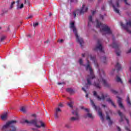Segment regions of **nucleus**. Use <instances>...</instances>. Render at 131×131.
Returning <instances> with one entry per match:
<instances>
[{
  "label": "nucleus",
  "mask_w": 131,
  "mask_h": 131,
  "mask_svg": "<svg viewBox=\"0 0 131 131\" xmlns=\"http://www.w3.org/2000/svg\"><path fill=\"white\" fill-rule=\"evenodd\" d=\"M32 129H33V130H34V131H39V130H37V129H35V128H33Z\"/></svg>",
  "instance_id": "50"
},
{
  "label": "nucleus",
  "mask_w": 131,
  "mask_h": 131,
  "mask_svg": "<svg viewBox=\"0 0 131 131\" xmlns=\"http://www.w3.org/2000/svg\"><path fill=\"white\" fill-rule=\"evenodd\" d=\"M29 2H28V0H25L24 4H29Z\"/></svg>",
  "instance_id": "47"
},
{
  "label": "nucleus",
  "mask_w": 131,
  "mask_h": 131,
  "mask_svg": "<svg viewBox=\"0 0 131 131\" xmlns=\"http://www.w3.org/2000/svg\"><path fill=\"white\" fill-rule=\"evenodd\" d=\"M76 2H77V0H75ZM72 2H74V0H71L70 3H72Z\"/></svg>",
  "instance_id": "56"
},
{
  "label": "nucleus",
  "mask_w": 131,
  "mask_h": 131,
  "mask_svg": "<svg viewBox=\"0 0 131 131\" xmlns=\"http://www.w3.org/2000/svg\"><path fill=\"white\" fill-rule=\"evenodd\" d=\"M83 117L84 118H91V119H94V116H93V115L89 113L84 115Z\"/></svg>",
  "instance_id": "18"
},
{
  "label": "nucleus",
  "mask_w": 131,
  "mask_h": 131,
  "mask_svg": "<svg viewBox=\"0 0 131 131\" xmlns=\"http://www.w3.org/2000/svg\"><path fill=\"white\" fill-rule=\"evenodd\" d=\"M58 106H59V107H63V104H62V103H59V105H58Z\"/></svg>",
  "instance_id": "49"
},
{
  "label": "nucleus",
  "mask_w": 131,
  "mask_h": 131,
  "mask_svg": "<svg viewBox=\"0 0 131 131\" xmlns=\"http://www.w3.org/2000/svg\"><path fill=\"white\" fill-rule=\"evenodd\" d=\"M21 1L22 0H17L16 1V5H20V4H21Z\"/></svg>",
  "instance_id": "37"
},
{
  "label": "nucleus",
  "mask_w": 131,
  "mask_h": 131,
  "mask_svg": "<svg viewBox=\"0 0 131 131\" xmlns=\"http://www.w3.org/2000/svg\"><path fill=\"white\" fill-rule=\"evenodd\" d=\"M111 92H112V93H113V94H114L115 95H116V94H117V92L113 89H112L111 90Z\"/></svg>",
  "instance_id": "35"
},
{
  "label": "nucleus",
  "mask_w": 131,
  "mask_h": 131,
  "mask_svg": "<svg viewBox=\"0 0 131 131\" xmlns=\"http://www.w3.org/2000/svg\"><path fill=\"white\" fill-rule=\"evenodd\" d=\"M20 111H21V112H23V113H26V108L25 107H21L20 108Z\"/></svg>",
  "instance_id": "29"
},
{
  "label": "nucleus",
  "mask_w": 131,
  "mask_h": 131,
  "mask_svg": "<svg viewBox=\"0 0 131 131\" xmlns=\"http://www.w3.org/2000/svg\"><path fill=\"white\" fill-rule=\"evenodd\" d=\"M117 98H118L117 102L119 104V106L120 107V108L123 109L124 108V106H123V104H122V102H121V99L118 96H117Z\"/></svg>",
  "instance_id": "17"
},
{
  "label": "nucleus",
  "mask_w": 131,
  "mask_h": 131,
  "mask_svg": "<svg viewBox=\"0 0 131 131\" xmlns=\"http://www.w3.org/2000/svg\"><path fill=\"white\" fill-rule=\"evenodd\" d=\"M119 0H117L116 3V6L117 8H119Z\"/></svg>",
  "instance_id": "33"
},
{
  "label": "nucleus",
  "mask_w": 131,
  "mask_h": 131,
  "mask_svg": "<svg viewBox=\"0 0 131 131\" xmlns=\"http://www.w3.org/2000/svg\"><path fill=\"white\" fill-rule=\"evenodd\" d=\"M94 22L93 21V17L92 15L89 17V22H88V26H91L92 24H93Z\"/></svg>",
  "instance_id": "20"
},
{
  "label": "nucleus",
  "mask_w": 131,
  "mask_h": 131,
  "mask_svg": "<svg viewBox=\"0 0 131 131\" xmlns=\"http://www.w3.org/2000/svg\"><path fill=\"white\" fill-rule=\"evenodd\" d=\"M85 54H82V57H85Z\"/></svg>",
  "instance_id": "59"
},
{
  "label": "nucleus",
  "mask_w": 131,
  "mask_h": 131,
  "mask_svg": "<svg viewBox=\"0 0 131 131\" xmlns=\"http://www.w3.org/2000/svg\"><path fill=\"white\" fill-rule=\"evenodd\" d=\"M67 92H68V93H69L70 95H73V94H74L75 93L74 90H73V89L71 88H68L67 89Z\"/></svg>",
  "instance_id": "25"
},
{
  "label": "nucleus",
  "mask_w": 131,
  "mask_h": 131,
  "mask_svg": "<svg viewBox=\"0 0 131 131\" xmlns=\"http://www.w3.org/2000/svg\"><path fill=\"white\" fill-rule=\"evenodd\" d=\"M106 120H108V124L109 125H111L113 122L111 121V119L110 118V116L108 115V113L106 112Z\"/></svg>",
  "instance_id": "19"
},
{
  "label": "nucleus",
  "mask_w": 131,
  "mask_h": 131,
  "mask_svg": "<svg viewBox=\"0 0 131 131\" xmlns=\"http://www.w3.org/2000/svg\"><path fill=\"white\" fill-rule=\"evenodd\" d=\"M81 109L82 110H84L85 111H86V112H87L88 113H90V110H89L88 108H84V107L83 106H81Z\"/></svg>",
  "instance_id": "31"
},
{
  "label": "nucleus",
  "mask_w": 131,
  "mask_h": 131,
  "mask_svg": "<svg viewBox=\"0 0 131 131\" xmlns=\"http://www.w3.org/2000/svg\"><path fill=\"white\" fill-rule=\"evenodd\" d=\"M102 107H103V108L106 107V105H105L102 104Z\"/></svg>",
  "instance_id": "58"
},
{
  "label": "nucleus",
  "mask_w": 131,
  "mask_h": 131,
  "mask_svg": "<svg viewBox=\"0 0 131 131\" xmlns=\"http://www.w3.org/2000/svg\"><path fill=\"white\" fill-rule=\"evenodd\" d=\"M32 17H33V16L30 15L27 17V19H31V18H32Z\"/></svg>",
  "instance_id": "40"
},
{
  "label": "nucleus",
  "mask_w": 131,
  "mask_h": 131,
  "mask_svg": "<svg viewBox=\"0 0 131 131\" xmlns=\"http://www.w3.org/2000/svg\"><path fill=\"white\" fill-rule=\"evenodd\" d=\"M71 28H73V31L76 36V40L77 41L81 46V48H82V45H83V39L82 38H79L78 34H77V30L76 28L74 26V23L72 22L71 23Z\"/></svg>",
  "instance_id": "5"
},
{
  "label": "nucleus",
  "mask_w": 131,
  "mask_h": 131,
  "mask_svg": "<svg viewBox=\"0 0 131 131\" xmlns=\"http://www.w3.org/2000/svg\"><path fill=\"white\" fill-rule=\"evenodd\" d=\"M16 122H17V121L16 120H11L7 122L6 124L2 127V130L3 131H6V129H7V128H9V127L11 126V124H15Z\"/></svg>",
  "instance_id": "10"
},
{
  "label": "nucleus",
  "mask_w": 131,
  "mask_h": 131,
  "mask_svg": "<svg viewBox=\"0 0 131 131\" xmlns=\"http://www.w3.org/2000/svg\"><path fill=\"white\" fill-rule=\"evenodd\" d=\"M5 13H8L7 10V11H6Z\"/></svg>",
  "instance_id": "61"
},
{
  "label": "nucleus",
  "mask_w": 131,
  "mask_h": 131,
  "mask_svg": "<svg viewBox=\"0 0 131 131\" xmlns=\"http://www.w3.org/2000/svg\"><path fill=\"white\" fill-rule=\"evenodd\" d=\"M99 72L100 75L99 79L94 82L93 85H94L96 89H101V88H102V86H101V82L102 85L105 88H110V84L107 82V81L105 80V79H104L106 77V74H105L104 70H101L100 71V70H99Z\"/></svg>",
  "instance_id": "2"
},
{
  "label": "nucleus",
  "mask_w": 131,
  "mask_h": 131,
  "mask_svg": "<svg viewBox=\"0 0 131 131\" xmlns=\"http://www.w3.org/2000/svg\"><path fill=\"white\" fill-rule=\"evenodd\" d=\"M114 71H115V70H114Z\"/></svg>",
  "instance_id": "64"
},
{
  "label": "nucleus",
  "mask_w": 131,
  "mask_h": 131,
  "mask_svg": "<svg viewBox=\"0 0 131 131\" xmlns=\"http://www.w3.org/2000/svg\"><path fill=\"white\" fill-rule=\"evenodd\" d=\"M82 91H83V92H84V93H86V90H85L84 88H82Z\"/></svg>",
  "instance_id": "48"
},
{
  "label": "nucleus",
  "mask_w": 131,
  "mask_h": 131,
  "mask_svg": "<svg viewBox=\"0 0 131 131\" xmlns=\"http://www.w3.org/2000/svg\"><path fill=\"white\" fill-rule=\"evenodd\" d=\"M88 10H89V8L85 7V5L83 4L80 10L76 9L73 12L74 18H76V15H83L84 13L88 12Z\"/></svg>",
  "instance_id": "6"
},
{
  "label": "nucleus",
  "mask_w": 131,
  "mask_h": 131,
  "mask_svg": "<svg viewBox=\"0 0 131 131\" xmlns=\"http://www.w3.org/2000/svg\"><path fill=\"white\" fill-rule=\"evenodd\" d=\"M117 128L118 129V131H121V129L119 126H117Z\"/></svg>",
  "instance_id": "46"
},
{
  "label": "nucleus",
  "mask_w": 131,
  "mask_h": 131,
  "mask_svg": "<svg viewBox=\"0 0 131 131\" xmlns=\"http://www.w3.org/2000/svg\"><path fill=\"white\" fill-rule=\"evenodd\" d=\"M61 109L58 107L56 109L55 114V119H58L59 118V112H61Z\"/></svg>",
  "instance_id": "16"
},
{
  "label": "nucleus",
  "mask_w": 131,
  "mask_h": 131,
  "mask_svg": "<svg viewBox=\"0 0 131 131\" xmlns=\"http://www.w3.org/2000/svg\"><path fill=\"white\" fill-rule=\"evenodd\" d=\"M79 63L80 65H83V61H82V59L80 58L79 59Z\"/></svg>",
  "instance_id": "32"
},
{
  "label": "nucleus",
  "mask_w": 131,
  "mask_h": 131,
  "mask_svg": "<svg viewBox=\"0 0 131 131\" xmlns=\"http://www.w3.org/2000/svg\"><path fill=\"white\" fill-rule=\"evenodd\" d=\"M98 46H96V48H94V51H97V50H99L100 52L104 53V50H103V46H102V44L100 43V41H98Z\"/></svg>",
  "instance_id": "14"
},
{
  "label": "nucleus",
  "mask_w": 131,
  "mask_h": 131,
  "mask_svg": "<svg viewBox=\"0 0 131 131\" xmlns=\"http://www.w3.org/2000/svg\"><path fill=\"white\" fill-rule=\"evenodd\" d=\"M96 14V11H92V15H95Z\"/></svg>",
  "instance_id": "51"
},
{
  "label": "nucleus",
  "mask_w": 131,
  "mask_h": 131,
  "mask_svg": "<svg viewBox=\"0 0 131 131\" xmlns=\"http://www.w3.org/2000/svg\"><path fill=\"white\" fill-rule=\"evenodd\" d=\"M93 95L95 97H96V98H97L98 100H99L100 101V100L105 101V99H106V98H107V97H108L107 94L104 95V94H103V93H101V97H100L99 95H98V94H97V92H96V91L93 92Z\"/></svg>",
  "instance_id": "11"
},
{
  "label": "nucleus",
  "mask_w": 131,
  "mask_h": 131,
  "mask_svg": "<svg viewBox=\"0 0 131 131\" xmlns=\"http://www.w3.org/2000/svg\"><path fill=\"white\" fill-rule=\"evenodd\" d=\"M68 100H70V102L68 103V105L70 107V108H73V104L74 102L73 101L71 100V99L69 97L68 98Z\"/></svg>",
  "instance_id": "23"
},
{
  "label": "nucleus",
  "mask_w": 131,
  "mask_h": 131,
  "mask_svg": "<svg viewBox=\"0 0 131 131\" xmlns=\"http://www.w3.org/2000/svg\"><path fill=\"white\" fill-rule=\"evenodd\" d=\"M114 38H113V45H112V48H113V49H115V53L116 54L117 56H120V50H119V48L118 47H119V45H118V43H117V42H114Z\"/></svg>",
  "instance_id": "9"
},
{
  "label": "nucleus",
  "mask_w": 131,
  "mask_h": 131,
  "mask_svg": "<svg viewBox=\"0 0 131 131\" xmlns=\"http://www.w3.org/2000/svg\"><path fill=\"white\" fill-rule=\"evenodd\" d=\"M118 113L119 115V116H120V119L119 120V122H122L123 121V118H124L127 123V124H128L129 123V121H128V119H127L125 116H124L122 114V113L120 112V111H118Z\"/></svg>",
  "instance_id": "12"
},
{
  "label": "nucleus",
  "mask_w": 131,
  "mask_h": 131,
  "mask_svg": "<svg viewBox=\"0 0 131 131\" xmlns=\"http://www.w3.org/2000/svg\"><path fill=\"white\" fill-rule=\"evenodd\" d=\"M24 122H25V123H27V124H32L38 128H40V127L44 128L46 126V125H45V123L42 122L41 120H38L36 118L32 119L30 121L25 120Z\"/></svg>",
  "instance_id": "4"
},
{
  "label": "nucleus",
  "mask_w": 131,
  "mask_h": 131,
  "mask_svg": "<svg viewBox=\"0 0 131 131\" xmlns=\"http://www.w3.org/2000/svg\"><path fill=\"white\" fill-rule=\"evenodd\" d=\"M100 18L101 19H102V20H104V16L102 15H100Z\"/></svg>",
  "instance_id": "43"
},
{
  "label": "nucleus",
  "mask_w": 131,
  "mask_h": 131,
  "mask_svg": "<svg viewBox=\"0 0 131 131\" xmlns=\"http://www.w3.org/2000/svg\"><path fill=\"white\" fill-rule=\"evenodd\" d=\"M15 1H13V2L11 3V5H10V10H12V9H13V8H14V5H15Z\"/></svg>",
  "instance_id": "30"
},
{
  "label": "nucleus",
  "mask_w": 131,
  "mask_h": 131,
  "mask_svg": "<svg viewBox=\"0 0 131 131\" xmlns=\"http://www.w3.org/2000/svg\"><path fill=\"white\" fill-rule=\"evenodd\" d=\"M124 3H125V5H127V6H129V4L127 3V0H124Z\"/></svg>",
  "instance_id": "38"
},
{
  "label": "nucleus",
  "mask_w": 131,
  "mask_h": 131,
  "mask_svg": "<svg viewBox=\"0 0 131 131\" xmlns=\"http://www.w3.org/2000/svg\"><path fill=\"white\" fill-rule=\"evenodd\" d=\"M90 101H91L92 105L94 108L95 110H96V111L98 112V114H99V116L100 117L101 120H102V122H104V115H103V113H102V111L101 110V108L100 107V106H96V104H95V103L94 102V101L91 99H90Z\"/></svg>",
  "instance_id": "7"
},
{
  "label": "nucleus",
  "mask_w": 131,
  "mask_h": 131,
  "mask_svg": "<svg viewBox=\"0 0 131 131\" xmlns=\"http://www.w3.org/2000/svg\"><path fill=\"white\" fill-rule=\"evenodd\" d=\"M103 63H106V57H103Z\"/></svg>",
  "instance_id": "45"
},
{
  "label": "nucleus",
  "mask_w": 131,
  "mask_h": 131,
  "mask_svg": "<svg viewBox=\"0 0 131 131\" xmlns=\"http://www.w3.org/2000/svg\"><path fill=\"white\" fill-rule=\"evenodd\" d=\"M73 115H75L76 117H71L70 120L71 121H75V120H78L79 117H78V113L76 111H74L72 112Z\"/></svg>",
  "instance_id": "13"
},
{
  "label": "nucleus",
  "mask_w": 131,
  "mask_h": 131,
  "mask_svg": "<svg viewBox=\"0 0 131 131\" xmlns=\"http://www.w3.org/2000/svg\"><path fill=\"white\" fill-rule=\"evenodd\" d=\"M32 116H33V117H36V115H35V114H33V115H32Z\"/></svg>",
  "instance_id": "54"
},
{
  "label": "nucleus",
  "mask_w": 131,
  "mask_h": 131,
  "mask_svg": "<svg viewBox=\"0 0 131 131\" xmlns=\"http://www.w3.org/2000/svg\"><path fill=\"white\" fill-rule=\"evenodd\" d=\"M58 41L59 42H60V43H61V42H63V41H64V40L63 39H60V40H58Z\"/></svg>",
  "instance_id": "44"
},
{
  "label": "nucleus",
  "mask_w": 131,
  "mask_h": 131,
  "mask_svg": "<svg viewBox=\"0 0 131 131\" xmlns=\"http://www.w3.org/2000/svg\"><path fill=\"white\" fill-rule=\"evenodd\" d=\"M129 83H131V79H130L129 80Z\"/></svg>",
  "instance_id": "60"
},
{
  "label": "nucleus",
  "mask_w": 131,
  "mask_h": 131,
  "mask_svg": "<svg viewBox=\"0 0 131 131\" xmlns=\"http://www.w3.org/2000/svg\"><path fill=\"white\" fill-rule=\"evenodd\" d=\"M106 102H108V103H111L112 104V106L115 107V108H116V105H115V104H114V102H113V101H112V100L111 99V98H107L106 100Z\"/></svg>",
  "instance_id": "24"
},
{
  "label": "nucleus",
  "mask_w": 131,
  "mask_h": 131,
  "mask_svg": "<svg viewBox=\"0 0 131 131\" xmlns=\"http://www.w3.org/2000/svg\"><path fill=\"white\" fill-rule=\"evenodd\" d=\"M125 129H126V130H127V131H131V130L129 129V128H128V127H126V126L125 127Z\"/></svg>",
  "instance_id": "41"
},
{
  "label": "nucleus",
  "mask_w": 131,
  "mask_h": 131,
  "mask_svg": "<svg viewBox=\"0 0 131 131\" xmlns=\"http://www.w3.org/2000/svg\"><path fill=\"white\" fill-rule=\"evenodd\" d=\"M115 68H117V71H119V70H121V66L119 64L118 62H117Z\"/></svg>",
  "instance_id": "26"
},
{
  "label": "nucleus",
  "mask_w": 131,
  "mask_h": 131,
  "mask_svg": "<svg viewBox=\"0 0 131 131\" xmlns=\"http://www.w3.org/2000/svg\"><path fill=\"white\" fill-rule=\"evenodd\" d=\"M126 102H127V105H128L129 106H131V102H130V100H129V96H127Z\"/></svg>",
  "instance_id": "28"
},
{
  "label": "nucleus",
  "mask_w": 131,
  "mask_h": 131,
  "mask_svg": "<svg viewBox=\"0 0 131 131\" xmlns=\"http://www.w3.org/2000/svg\"><path fill=\"white\" fill-rule=\"evenodd\" d=\"M86 98H89V94H86L85 95Z\"/></svg>",
  "instance_id": "55"
},
{
  "label": "nucleus",
  "mask_w": 131,
  "mask_h": 131,
  "mask_svg": "<svg viewBox=\"0 0 131 131\" xmlns=\"http://www.w3.org/2000/svg\"><path fill=\"white\" fill-rule=\"evenodd\" d=\"M116 80L117 82H120V83H122V80H121V78H120L118 75L116 76Z\"/></svg>",
  "instance_id": "27"
},
{
  "label": "nucleus",
  "mask_w": 131,
  "mask_h": 131,
  "mask_svg": "<svg viewBox=\"0 0 131 131\" xmlns=\"http://www.w3.org/2000/svg\"><path fill=\"white\" fill-rule=\"evenodd\" d=\"M102 11H105V6L103 5L101 8Z\"/></svg>",
  "instance_id": "42"
},
{
  "label": "nucleus",
  "mask_w": 131,
  "mask_h": 131,
  "mask_svg": "<svg viewBox=\"0 0 131 131\" xmlns=\"http://www.w3.org/2000/svg\"><path fill=\"white\" fill-rule=\"evenodd\" d=\"M108 4L110 5H112L114 10L116 13H117V14H119V10L115 7V6L112 3V0H110V1H108Z\"/></svg>",
  "instance_id": "15"
},
{
  "label": "nucleus",
  "mask_w": 131,
  "mask_h": 131,
  "mask_svg": "<svg viewBox=\"0 0 131 131\" xmlns=\"http://www.w3.org/2000/svg\"><path fill=\"white\" fill-rule=\"evenodd\" d=\"M46 42H49L48 41H46Z\"/></svg>",
  "instance_id": "63"
},
{
  "label": "nucleus",
  "mask_w": 131,
  "mask_h": 131,
  "mask_svg": "<svg viewBox=\"0 0 131 131\" xmlns=\"http://www.w3.org/2000/svg\"><path fill=\"white\" fill-rule=\"evenodd\" d=\"M66 127H67V128H70V125L68 124H66Z\"/></svg>",
  "instance_id": "39"
},
{
  "label": "nucleus",
  "mask_w": 131,
  "mask_h": 131,
  "mask_svg": "<svg viewBox=\"0 0 131 131\" xmlns=\"http://www.w3.org/2000/svg\"><path fill=\"white\" fill-rule=\"evenodd\" d=\"M8 118V113H5L1 115V119L2 120H6Z\"/></svg>",
  "instance_id": "21"
},
{
  "label": "nucleus",
  "mask_w": 131,
  "mask_h": 131,
  "mask_svg": "<svg viewBox=\"0 0 131 131\" xmlns=\"http://www.w3.org/2000/svg\"><path fill=\"white\" fill-rule=\"evenodd\" d=\"M28 36H29V37H30V35H28Z\"/></svg>",
  "instance_id": "62"
},
{
  "label": "nucleus",
  "mask_w": 131,
  "mask_h": 131,
  "mask_svg": "<svg viewBox=\"0 0 131 131\" xmlns=\"http://www.w3.org/2000/svg\"><path fill=\"white\" fill-rule=\"evenodd\" d=\"M52 14L51 12L49 13V16L51 17L52 16Z\"/></svg>",
  "instance_id": "57"
},
{
  "label": "nucleus",
  "mask_w": 131,
  "mask_h": 131,
  "mask_svg": "<svg viewBox=\"0 0 131 131\" xmlns=\"http://www.w3.org/2000/svg\"><path fill=\"white\" fill-rule=\"evenodd\" d=\"M6 36H3L1 38V41H4V40H5V39H6Z\"/></svg>",
  "instance_id": "34"
},
{
  "label": "nucleus",
  "mask_w": 131,
  "mask_h": 131,
  "mask_svg": "<svg viewBox=\"0 0 131 131\" xmlns=\"http://www.w3.org/2000/svg\"><path fill=\"white\" fill-rule=\"evenodd\" d=\"M129 53H131V49L127 52V54H129Z\"/></svg>",
  "instance_id": "53"
},
{
  "label": "nucleus",
  "mask_w": 131,
  "mask_h": 131,
  "mask_svg": "<svg viewBox=\"0 0 131 131\" xmlns=\"http://www.w3.org/2000/svg\"><path fill=\"white\" fill-rule=\"evenodd\" d=\"M120 25L123 28H124V29H125V30H126L127 32H128V33H130V34H131V31L129 30V29L131 27V20H129L128 21H127L126 25H124L122 23H121Z\"/></svg>",
  "instance_id": "8"
},
{
  "label": "nucleus",
  "mask_w": 131,
  "mask_h": 131,
  "mask_svg": "<svg viewBox=\"0 0 131 131\" xmlns=\"http://www.w3.org/2000/svg\"><path fill=\"white\" fill-rule=\"evenodd\" d=\"M57 84H58L59 85H60V84H64V83H61V82H58L57 83Z\"/></svg>",
  "instance_id": "52"
},
{
  "label": "nucleus",
  "mask_w": 131,
  "mask_h": 131,
  "mask_svg": "<svg viewBox=\"0 0 131 131\" xmlns=\"http://www.w3.org/2000/svg\"><path fill=\"white\" fill-rule=\"evenodd\" d=\"M24 8V4L21 3L19 5H16V9L17 10H22Z\"/></svg>",
  "instance_id": "22"
},
{
  "label": "nucleus",
  "mask_w": 131,
  "mask_h": 131,
  "mask_svg": "<svg viewBox=\"0 0 131 131\" xmlns=\"http://www.w3.org/2000/svg\"><path fill=\"white\" fill-rule=\"evenodd\" d=\"M89 58H90V59L92 60V61H93L96 67H99V64H98V63H97V61L96 60V56H92L91 54L89 55L86 59L87 65H83V66H85V69L86 71H88V70H89L90 72V74L86 78L87 83L85 84V86H86V88L93 84H92V80H93V79L95 78V75H94V71H93V69H92V67H91V62H90V60H89Z\"/></svg>",
  "instance_id": "1"
},
{
  "label": "nucleus",
  "mask_w": 131,
  "mask_h": 131,
  "mask_svg": "<svg viewBox=\"0 0 131 131\" xmlns=\"http://www.w3.org/2000/svg\"><path fill=\"white\" fill-rule=\"evenodd\" d=\"M96 28H101L100 31L103 35H104V33L109 35L112 34V31L107 25L102 24L98 19H96Z\"/></svg>",
  "instance_id": "3"
},
{
  "label": "nucleus",
  "mask_w": 131,
  "mask_h": 131,
  "mask_svg": "<svg viewBox=\"0 0 131 131\" xmlns=\"http://www.w3.org/2000/svg\"><path fill=\"white\" fill-rule=\"evenodd\" d=\"M38 25V23H35L33 24L34 27H36Z\"/></svg>",
  "instance_id": "36"
}]
</instances>
